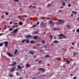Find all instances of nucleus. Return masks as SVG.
<instances>
[{
	"label": "nucleus",
	"mask_w": 79,
	"mask_h": 79,
	"mask_svg": "<svg viewBox=\"0 0 79 79\" xmlns=\"http://www.w3.org/2000/svg\"><path fill=\"white\" fill-rule=\"evenodd\" d=\"M76 32H79V28H78L77 29Z\"/></svg>",
	"instance_id": "nucleus-27"
},
{
	"label": "nucleus",
	"mask_w": 79,
	"mask_h": 79,
	"mask_svg": "<svg viewBox=\"0 0 79 79\" xmlns=\"http://www.w3.org/2000/svg\"><path fill=\"white\" fill-rule=\"evenodd\" d=\"M77 53L76 52L74 53L73 54V56H74V55H76V54Z\"/></svg>",
	"instance_id": "nucleus-46"
},
{
	"label": "nucleus",
	"mask_w": 79,
	"mask_h": 79,
	"mask_svg": "<svg viewBox=\"0 0 79 79\" xmlns=\"http://www.w3.org/2000/svg\"><path fill=\"white\" fill-rule=\"evenodd\" d=\"M63 39H66V36L65 35H63Z\"/></svg>",
	"instance_id": "nucleus-31"
},
{
	"label": "nucleus",
	"mask_w": 79,
	"mask_h": 79,
	"mask_svg": "<svg viewBox=\"0 0 79 79\" xmlns=\"http://www.w3.org/2000/svg\"><path fill=\"white\" fill-rule=\"evenodd\" d=\"M9 76L10 77H13V74L10 73L9 74Z\"/></svg>",
	"instance_id": "nucleus-21"
},
{
	"label": "nucleus",
	"mask_w": 79,
	"mask_h": 79,
	"mask_svg": "<svg viewBox=\"0 0 79 79\" xmlns=\"http://www.w3.org/2000/svg\"><path fill=\"white\" fill-rule=\"evenodd\" d=\"M64 22V20H62V23H61V24H62V23H63Z\"/></svg>",
	"instance_id": "nucleus-53"
},
{
	"label": "nucleus",
	"mask_w": 79,
	"mask_h": 79,
	"mask_svg": "<svg viewBox=\"0 0 79 79\" xmlns=\"http://www.w3.org/2000/svg\"><path fill=\"white\" fill-rule=\"evenodd\" d=\"M68 7H71V4H68Z\"/></svg>",
	"instance_id": "nucleus-37"
},
{
	"label": "nucleus",
	"mask_w": 79,
	"mask_h": 79,
	"mask_svg": "<svg viewBox=\"0 0 79 79\" xmlns=\"http://www.w3.org/2000/svg\"><path fill=\"white\" fill-rule=\"evenodd\" d=\"M63 34H61L59 35V36L60 37H62V36H63Z\"/></svg>",
	"instance_id": "nucleus-35"
},
{
	"label": "nucleus",
	"mask_w": 79,
	"mask_h": 79,
	"mask_svg": "<svg viewBox=\"0 0 79 79\" xmlns=\"http://www.w3.org/2000/svg\"><path fill=\"white\" fill-rule=\"evenodd\" d=\"M26 41V39H24L22 41H21V43L22 44H23V43H24L25 41Z\"/></svg>",
	"instance_id": "nucleus-8"
},
{
	"label": "nucleus",
	"mask_w": 79,
	"mask_h": 79,
	"mask_svg": "<svg viewBox=\"0 0 79 79\" xmlns=\"http://www.w3.org/2000/svg\"><path fill=\"white\" fill-rule=\"evenodd\" d=\"M24 17H25V18H27V15H24Z\"/></svg>",
	"instance_id": "nucleus-60"
},
{
	"label": "nucleus",
	"mask_w": 79,
	"mask_h": 79,
	"mask_svg": "<svg viewBox=\"0 0 79 79\" xmlns=\"http://www.w3.org/2000/svg\"><path fill=\"white\" fill-rule=\"evenodd\" d=\"M50 39H53V36L51 35H50Z\"/></svg>",
	"instance_id": "nucleus-20"
},
{
	"label": "nucleus",
	"mask_w": 79,
	"mask_h": 79,
	"mask_svg": "<svg viewBox=\"0 0 79 79\" xmlns=\"http://www.w3.org/2000/svg\"><path fill=\"white\" fill-rule=\"evenodd\" d=\"M35 62H37L38 61V60H35Z\"/></svg>",
	"instance_id": "nucleus-55"
},
{
	"label": "nucleus",
	"mask_w": 79,
	"mask_h": 79,
	"mask_svg": "<svg viewBox=\"0 0 79 79\" xmlns=\"http://www.w3.org/2000/svg\"><path fill=\"white\" fill-rule=\"evenodd\" d=\"M3 34H4V33H0V36H1L2 35H3Z\"/></svg>",
	"instance_id": "nucleus-41"
},
{
	"label": "nucleus",
	"mask_w": 79,
	"mask_h": 79,
	"mask_svg": "<svg viewBox=\"0 0 79 79\" xmlns=\"http://www.w3.org/2000/svg\"><path fill=\"white\" fill-rule=\"evenodd\" d=\"M66 26L67 27H68V29H70V28H71V27L69 24L67 25Z\"/></svg>",
	"instance_id": "nucleus-11"
},
{
	"label": "nucleus",
	"mask_w": 79,
	"mask_h": 79,
	"mask_svg": "<svg viewBox=\"0 0 79 79\" xmlns=\"http://www.w3.org/2000/svg\"><path fill=\"white\" fill-rule=\"evenodd\" d=\"M61 21H62V20H61V19H59V21L60 22H61Z\"/></svg>",
	"instance_id": "nucleus-54"
},
{
	"label": "nucleus",
	"mask_w": 79,
	"mask_h": 79,
	"mask_svg": "<svg viewBox=\"0 0 79 79\" xmlns=\"http://www.w3.org/2000/svg\"><path fill=\"white\" fill-rule=\"evenodd\" d=\"M37 47H35L34 48L35 49V48H36Z\"/></svg>",
	"instance_id": "nucleus-62"
},
{
	"label": "nucleus",
	"mask_w": 79,
	"mask_h": 79,
	"mask_svg": "<svg viewBox=\"0 0 79 79\" xmlns=\"http://www.w3.org/2000/svg\"><path fill=\"white\" fill-rule=\"evenodd\" d=\"M12 30H13V28H10L9 29V31H12Z\"/></svg>",
	"instance_id": "nucleus-25"
},
{
	"label": "nucleus",
	"mask_w": 79,
	"mask_h": 79,
	"mask_svg": "<svg viewBox=\"0 0 79 79\" xmlns=\"http://www.w3.org/2000/svg\"><path fill=\"white\" fill-rule=\"evenodd\" d=\"M15 67L12 68H11V71L13 72V71H15Z\"/></svg>",
	"instance_id": "nucleus-6"
},
{
	"label": "nucleus",
	"mask_w": 79,
	"mask_h": 79,
	"mask_svg": "<svg viewBox=\"0 0 79 79\" xmlns=\"http://www.w3.org/2000/svg\"><path fill=\"white\" fill-rule=\"evenodd\" d=\"M40 73H41V71L39 73H37V74L38 75H39V74H40Z\"/></svg>",
	"instance_id": "nucleus-44"
},
{
	"label": "nucleus",
	"mask_w": 79,
	"mask_h": 79,
	"mask_svg": "<svg viewBox=\"0 0 79 79\" xmlns=\"http://www.w3.org/2000/svg\"><path fill=\"white\" fill-rule=\"evenodd\" d=\"M72 13H74L75 15H76L77 13H76V12H74V11H72Z\"/></svg>",
	"instance_id": "nucleus-30"
},
{
	"label": "nucleus",
	"mask_w": 79,
	"mask_h": 79,
	"mask_svg": "<svg viewBox=\"0 0 79 79\" xmlns=\"http://www.w3.org/2000/svg\"><path fill=\"white\" fill-rule=\"evenodd\" d=\"M15 25H13L12 26V27H15Z\"/></svg>",
	"instance_id": "nucleus-56"
},
{
	"label": "nucleus",
	"mask_w": 79,
	"mask_h": 79,
	"mask_svg": "<svg viewBox=\"0 0 79 79\" xmlns=\"http://www.w3.org/2000/svg\"><path fill=\"white\" fill-rule=\"evenodd\" d=\"M16 74L17 76H19V74L18 72H16Z\"/></svg>",
	"instance_id": "nucleus-26"
},
{
	"label": "nucleus",
	"mask_w": 79,
	"mask_h": 79,
	"mask_svg": "<svg viewBox=\"0 0 79 79\" xmlns=\"http://www.w3.org/2000/svg\"><path fill=\"white\" fill-rule=\"evenodd\" d=\"M32 8H36V6H32Z\"/></svg>",
	"instance_id": "nucleus-51"
},
{
	"label": "nucleus",
	"mask_w": 79,
	"mask_h": 79,
	"mask_svg": "<svg viewBox=\"0 0 79 79\" xmlns=\"http://www.w3.org/2000/svg\"><path fill=\"white\" fill-rule=\"evenodd\" d=\"M71 16L72 17H73V15L71 14Z\"/></svg>",
	"instance_id": "nucleus-63"
},
{
	"label": "nucleus",
	"mask_w": 79,
	"mask_h": 79,
	"mask_svg": "<svg viewBox=\"0 0 79 79\" xmlns=\"http://www.w3.org/2000/svg\"><path fill=\"white\" fill-rule=\"evenodd\" d=\"M37 56H34V58H35Z\"/></svg>",
	"instance_id": "nucleus-61"
},
{
	"label": "nucleus",
	"mask_w": 79,
	"mask_h": 79,
	"mask_svg": "<svg viewBox=\"0 0 79 79\" xmlns=\"http://www.w3.org/2000/svg\"><path fill=\"white\" fill-rule=\"evenodd\" d=\"M26 67H31V66L29 64H27L26 65Z\"/></svg>",
	"instance_id": "nucleus-16"
},
{
	"label": "nucleus",
	"mask_w": 79,
	"mask_h": 79,
	"mask_svg": "<svg viewBox=\"0 0 79 79\" xmlns=\"http://www.w3.org/2000/svg\"><path fill=\"white\" fill-rule=\"evenodd\" d=\"M60 8H63V6H61L60 7Z\"/></svg>",
	"instance_id": "nucleus-59"
},
{
	"label": "nucleus",
	"mask_w": 79,
	"mask_h": 79,
	"mask_svg": "<svg viewBox=\"0 0 79 79\" xmlns=\"http://www.w3.org/2000/svg\"><path fill=\"white\" fill-rule=\"evenodd\" d=\"M3 43H0V47H2V46H3Z\"/></svg>",
	"instance_id": "nucleus-29"
},
{
	"label": "nucleus",
	"mask_w": 79,
	"mask_h": 79,
	"mask_svg": "<svg viewBox=\"0 0 79 79\" xmlns=\"http://www.w3.org/2000/svg\"><path fill=\"white\" fill-rule=\"evenodd\" d=\"M4 44L5 47H7L8 44V41H5L4 42Z\"/></svg>",
	"instance_id": "nucleus-4"
},
{
	"label": "nucleus",
	"mask_w": 79,
	"mask_h": 79,
	"mask_svg": "<svg viewBox=\"0 0 79 79\" xmlns=\"http://www.w3.org/2000/svg\"><path fill=\"white\" fill-rule=\"evenodd\" d=\"M62 5L63 6L65 5V4L64 3V2H63V3H62Z\"/></svg>",
	"instance_id": "nucleus-42"
},
{
	"label": "nucleus",
	"mask_w": 79,
	"mask_h": 79,
	"mask_svg": "<svg viewBox=\"0 0 79 79\" xmlns=\"http://www.w3.org/2000/svg\"><path fill=\"white\" fill-rule=\"evenodd\" d=\"M7 54L9 57H12L13 55L9 52H7Z\"/></svg>",
	"instance_id": "nucleus-2"
},
{
	"label": "nucleus",
	"mask_w": 79,
	"mask_h": 79,
	"mask_svg": "<svg viewBox=\"0 0 79 79\" xmlns=\"http://www.w3.org/2000/svg\"><path fill=\"white\" fill-rule=\"evenodd\" d=\"M17 52H18V50L17 49H15V52H14V55H15V54H16L17 53Z\"/></svg>",
	"instance_id": "nucleus-17"
},
{
	"label": "nucleus",
	"mask_w": 79,
	"mask_h": 79,
	"mask_svg": "<svg viewBox=\"0 0 79 79\" xmlns=\"http://www.w3.org/2000/svg\"><path fill=\"white\" fill-rule=\"evenodd\" d=\"M34 34H38V32H37V31H36L34 32Z\"/></svg>",
	"instance_id": "nucleus-36"
},
{
	"label": "nucleus",
	"mask_w": 79,
	"mask_h": 79,
	"mask_svg": "<svg viewBox=\"0 0 79 79\" xmlns=\"http://www.w3.org/2000/svg\"><path fill=\"white\" fill-rule=\"evenodd\" d=\"M6 29V27H5L3 28V29Z\"/></svg>",
	"instance_id": "nucleus-58"
},
{
	"label": "nucleus",
	"mask_w": 79,
	"mask_h": 79,
	"mask_svg": "<svg viewBox=\"0 0 79 79\" xmlns=\"http://www.w3.org/2000/svg\"><path fill=\"white\" fill-rule=\"evenodd\" d=\"M12 23H13V22H10V24H12Z\"/></svg>",
	"instance_id": "nucleus-47"
},
{
	"label": "nucleus",
	"mask_w": 79,
	"mask_h": 79,
	"mask_svg": "<svg viewBox=\"0 0 79 79\" xmlns=\"http://www.w3.org/2000/svg\"><path fill=\"white\" fill-rule=\"evenodd\" d=\"M72 44L73 45H75V44L73 42H72Z\"/></svg>",
	"instance_id": "nucleus-39"
},
{
	"label": "nucleus",
	"mask_w": 79,
	"mask_h": 79,
	"mask_svg": "<svg viewBox=\"0 0 79 79\" xmlns=\"http://www.w3.org/2000/svg\"><path fill=\"white\" fill-rule=\"evenodd\" d=\"M53 30H54V31H56V30H59L58 28H53Z\"/></svg>",
	"instance_id": "nucleus-28"
},
{
	"label": "nucleus",
	"mask_w": 79,
	"mask_h": 79,
	"mask_svg": "<svg viewBox=\"0 0 79 79\" xmlns=\"http://www.w3.org/2000/svg\"><path fill=\"white\" fill-rule=\"evenodd\" d=\"M32 79H36V78L35 77H34L33 78H32Z\"/></svg>",
	"instance_id": "nucleus-45"
},
{
	"label": "nucleus",
	"mask_w": 79,
	"mask_h": 79,
	"mask_svg": "<svg viewBox=\"0 0 79 79\" xmlns=\"http://www.w3.org/2000/svg\"><path fill=\"white\" fill-rule=\"evenodd\" d=\"M9 14V13H8V12H7L6 13V15H8Z\"/></svg>",
	"instance_id": "nucleus-38"
},
{
	"label": "nucleus",
	"mask_w": 79,
	"mask_h": 79,
	"mask_svg": "<svg viewBox=\"0 0 79 79\" xmlns=\"http://www.w3.org/2000/svg\"><path fill=\"white\" fill-rule=\"evenodd\" d=\"M37 26V25H34L33 26L31 27V28H32L33 27H36Z\"/></svg>",
	"instance_id": "nucleus-19"
},
{
	"label": "nucleus",
	"mask_w": 79,
	"mask_h": 79,
	"mask_svg": "<svg viewBox=\"0 0 79 79\" xmlns=\"http://www.w3.org/2000/svg\"><path fill=\"white\" fill-rule=\"evenodd\" d=\"M14 1H15V2H19V0H14Z\"/></svg>",
	"instance_id": "nucleus-32"
},
{
	"label": "nucleus",
	"mask_w": 79,
	"mask_h": 79,
	"mask_svg": "<svg viewBox=\"0 0 79 79\" xmlns=\"http://www.w3.org/2000/svg\"><path fill=\"white\" fill-rule=\"evenodd\" d=\"M20 64V65H23V64L22 63H21Z\"/></svg>",
	"instance_id": "nucleus-57"
},
{
	"label": "nucleus",
	"mask_w": 79,
	"mask_h": 79,
	"mask_svg": "<svg viewBox=\"0 0 79 79\" xmlns=\"http://www.w3.org/2000/svg\"><path fill=\"white\" fill-rule=\"evenodd\" d=\"M45 57H46V58H47V57H50V56L48 55H46V56H45Z\"/></svg>",
	"instance_id": "nucleus-34"
},
{
	"label": "nucleus",
	"mask_w": 79,
	"mask_h": 79,
	"mask_svg": "<svg viewBox=\"0 0 79 79\" xmlns=\"http://www.w3.org/2000/svg\"><path fill=\"white\" fill-rule=\"evenodd\" d=\"M50 4H49L48 5V7H50Z\"/></svg>",
	"instance_id": "nucleus-40"
},
{
	"label": "nucleus",
	"mask_w": 79,
	"mask_h": 79,
	"mask_svg": "<svg viewBox=\"0 0 79 79\" xmlns=\"http://www.w3.org/2000/svg\"><path fill=\"white\" fill-rule=\"evenodd\" d=\"M51 21H49V24H51L52 23V22H53V21H52V19H51Z\"/></svg>",
	"instance_id": "nucleus-15"
},
{
	"label": "nucleus",
	"mask_w": 79,
	"mask_h": 79,
	"mask_svg": "<svg viewBox=\"0 0 79 79\" xmlns=\"http://www.w3.org/2000/svg\"><path fill=\"white\" fill-rule=\"evenodd\" d=\"M24 65H23V66H21L19 65H17V68L18 69H21L22 68H24Z\"/></svg>",
	"instance_id": "nucleus-1"
},
{
	"label": "nucleus",
	"mask_w": 79,
	"mask_h": 79,
	"mask_svg": "<svg viewBox=\"0 0 79 79\" xmlns=\"http://www.w3.org/2000/svg\"><path fill=\"white\" fill-rule=\"evenodd\" d=\"M26 37L27 38H29L30 37H32V36L31 35H26Z\"/></svg>",
	"instance_id": "nucleus-9"
},
{
	"label": "nucleus",
	"mask_w": 79,
	"mask_h": 79,
	"mask_svg": "<svg viewBox=\"0 0 79 79\" xmlns=\"http://www.w3.org/2000/svg\"><path fill=\"white\" fill-rule=\"evenodd\" d=\"M38 37L37 36H35L34 37V39H35V40H36V39H37Z\"/></svg>",
	"instance_id": "nucleus-22"
},
{
	"label": "nucleus",
	"mask_w": 79,
	"mask_h": 79,
	"mask_svg": "<svg viewBox=\"0 0 79 79\" xmlns=\"http://www.w3.org/2000/svg\"><path fill=\"white\" fill-rule=\"evenodd\" d=\"M17 64L16 62H14V63L11 64V66H15V65H16V64Z\"/></svg>",
	"instance_id": "nucleus-7"
},
{
	"label": "nucleus",
	"mask_w": 79,
	"mask_h": 79,
	"mask_svg": "<svg viewBox=\"0 0 79 79\" xmlns=\"http://www.w3.org/2000/svg\"><path fill=\"white\" fill-rule=\"evenodd\" d=\"M60 24H61V23H58V24H59V25H60Z\"/></svg>",
	"instance_id": "nucleus-64"
},
{
	"label": "nucleus",
	"mask_w": 79,
	"mask_h": 79,
	"mask_svg": "<svg viewBox=\"0 0 79 79\" xmlns=\"http://www.w3.org/2000/svg\"><path fill=\"white\" fill-rule=\"evenodd\" d=\"M29 42V40H27V41H26V43L27 44H28Z\"/></svg>",
	"instance_id": "nucleus-24"
},
{
	"label": "nucleus",
	"mask_w": 79,
	"mask_h": 79,
	"mask_svg": "<svg viewBox=\"0 0 79 79\" xmlns=\"http://www.w3.org/2000/svg\"><path fill=\"white\" fill-rule=\"evenodd\" d=\"M13 24H15L16 25H17V24H18V23H14Z\"/></svg>",
	"instance_id": "nucleus-49"
},
{
	"label": "nucleus",
	"mask_w": 79,
	"mask_h": 79,
	"mask_svg": "<svg viewBox=\"0 0 79 79\" xmlns=\"http://www.w3.org/2000/svg\"><path fill=\"white\" fill-rule=\"evenodd\" d=\"M59 39H63L62 38H61V37H60V38H58Z\"/></svg>",
	"instance_id": "nucleus-52"
},
{
	"label": "nucleus",
	"mask_w": 79,
	"mask_h": 79,
	"mask_svg": "<svg viewBox=\"0 0 79 79\" xmlns=\"http://www.w3.org/2000/svg\"><path fill=\"white\" fill-rule=\"evenodd\" d=\"M18 28H16L12 32L13 33H16L17 32H18Z\"/></svg>",
	"instance_id": "nucleus-5"
},
{
	"label": "nucleus",
	"mask_w": 79,
	"mask_h": 79,
	"mask_svg": "<svg viewBox=\"0 0 79 79\" xmlns=\"http://www.w3.org/2000/svg\"><path fill=\"white\" fill-rule=\"evenodd\" d=\"M76 79V77H75L73 78V79Z\"/></svg>",
	"instance_id": "nucleus-48"
},
{
	"label": "nucleus",
	"mask_w": 79,
	"mask_h": 79,
	"mask_svg": "<svg viewBox=\"0 0 79 79\" xmlns=\"http://www.w3.org/2000/svg\"><path fill=\"white\" fill-rule=\"evenodd\" d=\"M23 23L22 22H19V25H20V26H21V25H23Z\"/></svg>",
	"instance_id": "nucleus-10"
},
{
	"label": "nucleus",
	"mask_w": 79,
	"mask_h": 79,
	"mask_svg": "<svg viewBox=\"0 0 79 79\" xmlns=\"http://www.w3.org/2000/svg\"><path fill=\"white\" fill-rule=\"evenodd\" d=\"M38 70L39 71H42V73H44L45 71V69L42 68H39L38 69Z\"/></svg>",
	"instance_id": "nucleus-3"
},
{
	"label": "nucleus",
	"mask_w": 79,
	"mask_h": 79,
	"mask_svg": "<svg viewBox=\"0 0 79 79\" xmlns=\"http://www.w3.org/2000/svg\"><path fill=\"white\" fill-rule=\"evenodd\" d=\"M29 53H30V54H31V55H33V54H34V52H32V51H30L29 52Z\"/></svg>",
	"instance_id": "nucleus-13"
},
{
	"label": "nucleus",
	"mask_w": 79,
	"mask_h": 79,
	"mask_svg": "<svg viewBox=\"0 0 79 79\" xmlns=\"http://www.w3.org/2000/svg\"><path fill=\"white\" fill-rule=\"evenodd\" d=\"M42 63V61H41V60H40V61H39V63Z\"/></svg>",
	"instance_id": "nucleus-43"
},
{
	"label": "nucleus",
	"mask_w": 79,
	"mask_h": 79,
	"mask_svg": "<svg viewBox=\"0 0 79 79\" xmlns=\"http://www.w3.org/2000/svg\"><path fill=\"white\" fill-rule=\"evenodd\" d=\"M66 63H67V64H69L70 63V62H69V61L68 60H66Z\"/></svg>",
	"instance_id": "nucleus-18"
},
{
	"label": "nucleus",
	"mask_w": 79,
	"mask_h": 79,
	"mask_svg": "<svg viewBox=\"0 0 79 79\" xmlns=\"http://www.w3.org/2000/svg\"><path fill=\"white\" fill-rule=\"evenodd\" d=\"M39 22H37L36 25V26H37L39 25Z\"/></svg>",
	"instance_id": "nucleus-33"
},
{
	"label": "nucleus",
	"mask_w": 79,
	"mask_h": 79,
	"mask_svg": "<svg viewBox=\"0 0 79 79\" xmlns=\"http://www.w3.org/2000/svg\"><path fill=\"white\" fill-rule=\"evenodd\" d=\"M59 42L57 40H55L53 42V43H58Z\"/></svg>",
	"instance_id": "nucleus-14"
},
{
	"label": "nucleus",
	"mask_w": 79,
	"mask_h": 79,
	"mask_svg": "<svg viewBox=\"0 0 79 79\" xmlns=\"http://www.w3.org/2000/svg\"><path fill=\"white\" fill-rule=\"evenodd\" d=\"M42 42L44 44H45V41H44V40H42Z\"/></svg>",
	"instance_id": "nucleus-23"
},
{
	"label": "nucleus",
	"mask_w": 79,
	"mask_h": 79,
	"mask_svg": "<svg viewBox=\"0 0 79 79\" xmlns=\"http://www.w3.org/2000/svg\"><path fill=\"white\" fill-rule=\"evenodd\" d=\"M30 44H33V43H35V42L33 40H31L30 42Z\"/></svg>",
	"instance_id": "nucleus-12"
},
{
	"label": "nucleus",
	"mask_w": 79,
	"mask_h": 79,
	"mask_svg": "<svg viewBox=\"0 0 79 79\" xmlns=\"http://www.w3.org/2000/svg\"><path fill=\"white\" fill-rule=\"evenodd\" d=\"M62 11V10H60L59 11V13H60V12H61Z\"/></svg>",
	"instance_id": "nucleus-50"
}]
</instances>
